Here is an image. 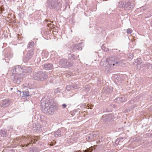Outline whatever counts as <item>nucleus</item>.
<instances>
[{
  "mask_svg": "<svg viewBox=\"0 0 152 152\" xmlns=\"http://www.w3.org/2000/svg\"><path fill=\"white\" fill-rule=\"evenodd\" d=\"M52 100L47 99L45 100L42 99L41 100V110L42 112L47 115H53L54 112L57 110V106L52 104Z\"/></svg>",
  "mask_w": 152,
  "mask_h": 152,
  "instance_id": "obj_1",
  "label": "nucleus"
},
{
  "mask_svg": "<svg viewBox=\"0 0 152 152\" xmlns=\"http://www.w3.org/2000/svg\"><path fill=\"white\" fill-rule=\"evenodd\" d=\"M12 80L14 82L17 84H19L23 77V68L20 66L16 65L12 69Z\"/></svg>",
  "mask_w": 152,
  "mask_h": 152,
  "instance_id": "obj_2",
  "label": "nucleus"
},
{
  "mask_svg": "<svg viewBox=\"0 0 152 152\" xmlns=\"http://www.w3.org/2000/svg\"><path fill=\"white\" fill-rule=\"evenodd\" d=\"M120 50H118V52H115V53L113 52L115 56L114 57L108 58L106 59V61L108 65L107 66V67H111L112 66H114L115 65V64H117L121 62L120 59L121 56L120 54H120Z\"/></svg>",
  "mask_w": 152,
  "mask_h": 152,
  "instance_id": "obj_3",
  "label": "nucleus"
},
{
  "mask_svg": "<svg viewBox=\"0 0 152 152\" xmlns=\"http://www.w3.org/2000/svg\"><path fill=\"white\" fill-rule=\"evenodd\" d=\"M61 0H48L47 6L50 9L57 10L61 7Z\"/></svg>",
  "mask_w": 152,
  "mask_h": 152,
  "instance_id": "obj_4",
  "label": "nucleus"
},
{
  "mask_svg": "<svg viewBox=\"0 0 152 152\" xmlns=\"http://www.w3.org/2000/svg\"><path fill=\"white\" fill-rule=\"evenodd\" d=\"M118 7L124 10H129L133 8V4L128 0L125 1H121L118 2Z\"/></svg>",
  "mask_w": 152,
  "mask_h": 152,
  "instance_id": "obj_5",
  "label": "nucleus"
},
{
  "mask_svg": "<svg viewBox=\"0 0 152 152\" xmlns=\"http://www.w3.org/2000/svg\"><path fill=\"white\" fill-rule=\"evenodd\" d=\"M33 78L36 80L43 81L48 78V75L45 72L39 71L34 73L33 76Z\"/></svg>",
  "mask_w": 152,
  "mask_h": 152,
  "instance_id": "obj_6",
  "label": "nucleus"
},
{
  "mask_svg": "<svg viewBox=\"0 0 152 152\" xmlns=\"http://www.w3.org/2000/svg\"><path fill=\"white\" fill-rule=\"evenodd\" d=\"M59 64L62 67L66 68L71 67L73 65L72 63L68 61L65 59H61L59 61Z\"/></svg>",
  "mask_w": 152,
  "mask_h": 152,
  "instance_id": "obj_7",
  "label": "nucleus"
},
{
  "mask_svg": "<svg viewBox=\"0 0 152 152\" xmlns=\"http://www.w3.org/2000/svg\"><path fill=\"white\" fill-rule=\"evenodd\" d=\"M99 133L97 132H94L88 135L86 139L87 140L90 142L96 138L99 137Z\"/></svg>",
  "mask_w": 152,
  "mask_h": 152,
  "instance_id": "obj_8",
  "label": "nucleus"
},
{
  "mask_svg": "<svg viewBox=\"0 0 152 152\" xmlns=\"http://www.w3.org/2000/svg\"><path fill=\"white\" fill-rule=\"evenodd\" d=\"M34 53V50L31 49L28 51L26 56L24 58L23 61L24 62H27L31 58Z\"/></svg>",
  "mask_w": 152,
  "mask_h": 152,
  "instance_id": "obj_9",
  "label": "nucleus"
},
{
  "mask_svg": "<svg viewBox=\"0 0 152 152\" xmlns=\"http://www.w3.org/2000/svg\"><path fill=\"white\" fill-rule=\"evenodd\" d=\"M82 42L74 44L73 46V51L81 50L82 49Z\"/></svg>",
  "mask_w": 152,
  "mask_h": 152,
  "instance_id": "obj_10",
  "label": "nucleus"
},
{
  "mask_svg": "<svg viewBox=\"0 0 152 152\" xmlns=\"http://www.w3.org/2000/svg\"><path fill=\"white\" fill-rule=\"evenodd\" d=\"M141 63L142 60L141 58H138L135 60L134 62L133 63V65H136L137 69H140L141 68L140 64Z\"/></svg>",
  "mask_w": 152,
  "mask_h": 152,
  "instance_id": "obj_11",
  "label": "nucleus"
},
{
  "mask_svg": "<svg viewBox=\"0 0 152 152\" xmlns=\"http://www.w3.org/2000/svg\"><path fill=\"white\" fill-rule=\"evenodd\" d=\"M10 100L9 99H5L1 101L0 104L1 107H6L10 104Z\"/></svg>",
  "mask_w": 152,
  "mask_h": 152,
  "instance_id": "obj_12",
  "label": "nucleus"
},
{
  "mask_svg": "<svg viewBox=\"0 0 152 152\" xmlns=\"http://www.w3.org/2000/svg\"><path fill=\"white\" fill-rule=\"evenodd\" d=\"M43 68L46 70L52 69L53 68V64L50 63H46L42 65Z\"/></svg>",
  "mask_w": 152,
  "mask_h": 152,
  "instance_id": "obj_13",
  "label": "nucleus"
},
{
  "mask_svg": "<svg viewBox=\"0 0 152 152\" xmlns=\"http://www.w3.org/2000/svg\"><path fill=\"white\" fill-rule=\"evenodd\" d=\"M13 55V53H7L5 55V58L3 61L9 63V61H8L9 60L10 58H12Z\"/></svg>",
  "mask_w": 152,
  "mask_h": 152,
  "instance_id": "obj_14",
  "label": "nucleus"
},
{
  "mask_svg": "<svg viewBox=\"0 0 152 152\" xmlns=\"http://www.w3.org/2000/svg\"><path fill=\"white\" fill-rule=\"evenodd\" d=\"M127 99L124 97H118L114 100V102L119 103L126 101Z\"/></svg>",
  "mask_w": 152,
  "mask_h": 152,
  "instance_id": "obj_15",
  "label": "nucleus"
},
{
  "mask_svg": "<svg viewBox=\"0 0 152 152\" xmlns=\"http://www.w3.org/2000/svg\"><path fill=\"white\" fill-rule=\"evenodd\" d=\"M23 73H30L31 72V68L30 67H27L25 66L24 67H23Z\"/></svg>",
  "mask_w": 152,
  "mask_h": 152,
  "instance_id": "obj_16",
  "label": "nucleus"
},
{
  "mask_svg": "<svg viewBox=\"0 0 152 152\" xmlns=\"http://www.w3.org/2000/svg\"><path fill=\"white\" fill-rule=\"evenodd\" d=\"M53 134L55 137H60L63 135V133L61 132L60 129H58V130L55 132L53 133Z\"/></svg>",
  "mask_w": 152,
  "mask_h": 152,
  "instance_id": "obj_17",
  "label": "nucleus"
},
{
  "mask_svg": "<svg viewBox=\"0 0 152 152\" xmlns=\"http://www.w3.org/2000/svg\"><path fill=\"white\" fill-rule=\"evenodd\" d=\"M106 136H102L100 137H99L96 140V143L97 144L101 143L103 141H105V138Z\"/></svg>",
  "mask_w": 152,
  "mask_h": 152,
  "instance_id": "obj_18",
  "label": "nucleus"
},
{
  "mask_svg": "<svg viewBox=\"0 0 152 152\" xmlns=\"http://www.w3.org/2000/svg\"><path fill=\"white\" fill-rule=\"evenodd\" d=\"M48 55V52L45 50H43L41 53V57L42 59L46 58Z\"/></svg>",
  "mask_w": 152,
  "mask_h": 152,
  "instance_id": "obj_19",
  "label": "nucleus"
},
{
  "mask_svg": "<svg viewBox=\"0 0 152 152\" xmlns=\"http://www.w3.org/2000/svg\"><path fill=\"white\" fill-rule=\"evenodd\" d=\"M113 89L112 87L109 86L104 90V92L107 94H109L112 92L113 91Z\"/></svg>",
  "mask_w": 152,
  "mask_h": 152,
  "instance_id": "obj_20",
  "label": "nucleus"
},
{
  "mask_svg": "<svg viewBox=\"0 0 152 152\" xmlns=\"http://www.w3.org/2000/svg\"><path fill=\"white\" fill-rule=\"evenodd\" d=\"M7 130L5 129H2L0 130V134L3 137H5L7 135Z\"/></svg>",
  "mask_w": 152,
  "mask_h": 152,
  "instance_id": "obj_21",
  "label": "nucleus"
},
{
  "mask_svg": "<svg viewBox=\"0 0 152 152\" xmlns=\"http://www.w3.org/2000/svg\"><path fill=\"white\" fill-rule=\"evenodd\" d=\"M35 39H34L33 40L31 41L28 43L27 46V47L28 48H31L34 46V41L33 40L35 41Z\"/></svg>",
  "mask_w": 152,
  "mask_h": 152,
  "instance_id": "obj_22",
  "label": "nucleus"
},
{
  "mask_svg": "<svg viewBox=\"0 0 152 152\" xmlns=\"http://www.w3.org/2000/svg\"><path fill=\"white\" fill-rule=\"evenodd\" d=\"M28 140L29 142V144H28L26 145V146H27L29 145V144H31L32 142H33L34 143H35V141L36 140V141H37V140L36 139H33V138H32L31 137H28Z\"/></svg>",
  "mask_w": 152,
  "mask_h": 152,
  "instance_id": "obj_23",
  "label": "nucleus"
},
{
  "mask_svg": "<svg viewBox=\"0 0 152 152\" xmlns=\"http://www.w3.org/2000/svg\"><path fill=\"white\" fill-rule=\"evenodd\" d=\"M123 141V138L122 137H120L115 141V143L116 144H118L120 142H122Z\"/></svg>",
  "mask_w": 152,
  "mask_h": 152,
  "instance_id": "obj_24",
  "label": "nucleus"
},
{
  "mask_svg": "<svg viewBox=\"0 0 152 152\" xmlns=\"http://www.w3.org/2000/svg\"><path fill=\"white\" fill-rule=\"evenodd\" d=\"M90 86L87 85L84 88H83V91H85L86 92H87L90 90Z\"/></svg>",
  "mask_w": 152,
  "mask_h": 152,
  "instance_id": "obj_25",
  "label": "nucleus"
},
{
  "mask_svg": "<svg viewBox=\"0 0 152 152\" xmlns=\"http://www.w3.org/2000/svg\"><path fill=\"white\" fill-rule=\"evenodd\" d=\"M23 94L22 97L24 96H29V92L28 91H25L22 92Z\"/></svg>",
  "mask_w": 152,
  "mask_h": 152,
  "instance_id": "obj_26",
  "label": "nucleus"
},
{
  "mask_svg": "<svg viewBox=\"0 0 152 152\" xmlns=\"http://www.w3.org/2000/svg\"><path fill=\"white\" fill-rule=\"evenodd\" d=\"M68 58L70 59L75 60L77 59V58L74 54H69L68 56Z\"/></svg>",
  "mask_w": 152,
  "mask_h": 152,
  "instance_id": "obj_27",
  "label": "nucleus"
},
{
  "mask_svg": "<svg viewBox=\"0 0 152 152\" xmlns=\"http://www.w3.org/2000/svg\"><path fill=\"white\" fill-rule=\"evenodd\" d=\"M78 84L77 83L74 84H72L71 86L72 87V89H76V88H78Z\"/></svg>",
  "mask_w": 152,
  "mask_h": 152,
  "instance_id": "obj_28",
  "label": "nucleus"
},
{
  "mask_svg": "<svg viewBox=\"0 0 152 152\" xmlns=\"http://www.w3.org/2000/svg\"><path fill=\"white\" fill-rule=\"evenodd\" d=\"M80 39L77 37H75V38H74L72 40V42L73 43H74L75 42H78L79 40Z\"/></svg>",
  "mask_w": 152,
  "mask_h": 152,
  "instance_id": "obj_29",
  "label": "nucleus"
},
{
  "mask_svg": "<svg viewBox=\"0 0 152 152\" xmlns=\"http://www.w3.org/2000/svg\"><path fill=\"white\" fill-rule=\"evenodd\" d=\"M101 48L103 50H104L106 52H107L109 50L108 48H107L106 47L104 46V45H102V46Z\"/></svg>",
  "mask_w": 152,
  "mask_h": 152,
  "instance_id": "obj_30",
  "label": "nucleus"
},
{
  "mask_svg": "<svg viewBox=\"0 0 152 152\" xmlns=\"http://www.w3.org/2000/svg\"><path fill=\"white\" fill-rule=\"evenodd\" d=\"M72 89L71 85L67 86H66V89L68 91H69Z\"/></svg>",
  "mask_w": 152,
  "mask_h": 152,
  "instance_id": "obj_31",
  "label": "nucleus"
},
{
  "mask_svg": "<svg viewBox=\"0 0 152 152\" xmlns=\"http://www.w3.org/2000/svg\"><path fill=\"white\" fill-rule=\"evenodd\" d=\"M132 32V30L131 28H128L126 30V32L128 34H130Z\"/></svg>",
  "mask_w": 152,
  "mask_h": 152,
  "instance_id": "obj_32",
  "label": "nucleus"
},
{
  "mask_svg": "<svg viewBox=\"0 0 152 152\" xmlns=\"http://www.w3.org/2000/svg\"><path fill=\"white\" fill-rule=\"evenodd\" d=\"M93 150V149L92 148H90L88 149L85 150L84 152H92Z\"/></svg>",
  "mask_w": 152,
  "mask_h": 152,
  "instance_id": "obj_33",
  "label": "nucleus"
},
{
  "mask_svg": "<svg viewBox=\"0 0 152 152\" xmlns=\"http://www.w3.org/2000/svg\"><path fill=\"white\" fill-rule=\"evenodd\" d=\"M54 92L55 93H58L60 92L59 89L58 88L55 90Z\"/></svg>",
  "mask_w": 152,
  "mask_h": 152,
  "instance_id": "obj_34",
  "label": "nucleus"
},
{
  "mask_svg": "<svg viewBox=\"0 0 152 152\" xmlns=\"http://www.w3.org/2000/svg\"><path fill=\"white\" fill-rule=\"evenodd\" d=\"M129 57L131 58L132 57V55L131 53H130L129 54Z\"/></svg>",
  "mask_w": 152,
  "mask_h": 152,
  "instance_id": "obj_35",
  "label": "nucleus"
},
{
  "mask_svg": "<svg viewBox=\"0 0 152 152\" xmlns=\"http://www.w3.org/2000/svg\"><path fill=\"white\" fill-rule=\"evenodd\" d=\"M4 10V8L2 7H0V11L2 12Z\"/></svg>",
  "mask_w": 152,
  "mask_h": 152,
  "instance_id": "obj_36",
  "label": "nucleus"
},
{
  "mask_svg": "<svg viewBox=\"0 0 152 152\" xmlns=\"http://www.w3.org/2000/svg\"><path fill=\"white\" fill-rule=\"evenodd\" d=\"M62 106L63 108H65L66 107V105L65 104H63Z\"/></svg>",
  "mask_w": 152,
  "mask_h": 152,
  "instance_id": "obj_37",
  "label": "nucleus"
},
{
  "mask_svg": "<svg viewBox=\"0 0 152 152\" xmlns=\"http://www.w3.org/2000/svg\"><path fill=\"white\" fill-rule=\"evenodd\" d=\"M140 10L142 11V10H145V7H142L140 8Z\"/></svg>",
  "mask_w": 152,
  "mask_h": 152,
  "instance_id": "obj_38",
  "label": "nucleus"
},
{
  "mask_svg": "<svg viewBox=\"0 0 152 152\" xmlns=\"http://www.w3.org/2000/svg\"><path fill=\"white\" fill-rule=\"evenodd\" d=\"M54 145V144L53 142H50V145H51V146H53V145Z\"/></svg>",
  "mask_w": 152,
  "mask_h": 152,
  "instance_id": "obj_39",
  "label": "nucleus"
},
{
  "mask_svg": "<svg viewBox=\"0 0 152 152\" xmlns=\"http://www.w3.org/2000/svg\"><path fill=\"white\" fill-rule=\"evenodd\" d=\"M51 25L52 26V25L51 24H49V23L47 24V26H48V27H51L50 26Z\"/></svg>",
  "mask_w": 152,
  "mask_h": 152,
  "instance_id": "obj_40",
  "label": "nucleus"
},
{
  "mask_svg": "<svg viewBox=\"0 0 152 152\" xmlns=\"http://www.w3.org/2000/svg\"><path fill=\"white\" fill-rule=\"evenodd\" d=\"M151 26L152 27V20L151 21V24H150Z\"/></svg>",
  "mask_w": 152,
  "mask_h": 152,
  "instance_id": "obj_41",
  "label": "nucleus"
},
{
  "mask_svg": "<svg viewBox=\"0 0 152 152\" xmlns=\"http://www.w3.org/2000/svg\"><path fill=\"white\" fill-rule=\"evenodd\" d=\"M75 152H81V151H75Z\"/></svg>",
  "mask_w": 152,
  "mask_h": 152,
  "instance_id": "obj_42",
  "label": "nucleus"
},
{
  "mask_svg": "<svg viewBox=\"0 0 152 152\" xmlns=\"http://www.w3.org/2000/svg\"><path fill=\"white\" fill-rule=\"evenodd\" d=\"M102 63H102V62L100 63V64L101 65H102Z\"/></svg>",
  "mask_w": 152,
  "mask_h": 152,
  "instance_id": "obj_43",
  "label": "nucleus"
},
{
  "mask_svg": "<svg viewBox=\"0 0 152 152\" xmlns=\"http://www.w3.org/2000/svg\"><path fill=\"white\" fill-rule=\"evenodd\" d=\"M107 72H108V71H109L110 70H107Z\"/></svg>",
  "mask_w": 152,
  "mask_h": 152,
  "instance_id": "obj_44",
  "label": "nucleus"
},
{
  "mask_svg": "<svg viewBox=\"0 0 152 152\" xmlns=\"http://www.w3.org/2000/svg\"><path fill=\"white\" fill-rule=\"evenodd\" d=\"M104 117V116H102V118H103V117Z\"/></svg>",
  "mask_w": 152,
  "mask_h": 152,
  "instance_id": "obj_45",
  "label": "nucleus"
},
{
  "mask_svg": "<svg viewBox=\"0 0 152 152\" xmlns=\"http://www.w3.org/2000/svg\"><path fill=\"white\" fill-rule=\"evenodd\" d=\"M112 50V51L113 52L114 51H113V50Z\"/></svg>",
  "mask_w": 152,
  "mask_h": 152,
  "instance_id": "obj_46",
  "label": "nucleus"
},
{
  "mask_svg": "<svg viewBox=\"0 0 152 152\" xmlns=\"http://www.w3.org/2000/svg\"><path fill=\"white\" fill-rule=\"evenodd\" d=\"M108 116H106V117H107Z\"/></svg>",
  "mask_w": 152,
  "mask_h": 152,
  "instance_id": "obj_47",
  "label": "nucleus"
},
{
  "mask_svg": "<svg viewBox=\"0 0 152 152\" xmlns=\"http://www.w3.org/2000/svg\"><path fill=\"white\" fill-rule=\"evenodd\" d=\"M29 89H31V88H29Z\"/></svg>",
  "mask_w": 152,
  "mask_h": 152,
  "instance_id": "obj_48",
  "label": "nucleus"
},
{
  "mask_svg": "<svg viewBox=\"0 0 152 152\" xmlns=\"http://www.w3.org/2000/svg\"><path fill=\"white\" fill-rule=\"evenodd\" d=\"M1 27V25H0V28Z\"/></svg>",
  "mask_w": 152,
  "mask_h": 152,
  "instance_id": "obj_49",
  "label": "nucleus"
}]
</instances>
